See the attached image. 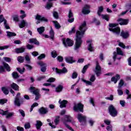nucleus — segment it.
<instances>
[{"mask_svg":"<svg viewBox=\"0 0 131 131\" xmlns=\"http://www.w3.org/2000/svg\"><path fill=\"white\" fill-rule=\"evenodd\" d=\"M4 26L6 29H10V27L9 26V25L7 24V20L5 19L4 18Z\"/></svg>","mask_w":131,"mask_h":131,"instance_id":"obj_51","label":"nucleus"},{"mask_svg":"<svg viewBox=\"0 0 131 131\" xmlns=\"http://www.w3.org/2000/svg\"><path fill=\"white\" fill-rule=\"evenodd\" d=\"M118 22L120 25H127L128 24V19H124L120 18L118 19Z\"/></svg>","mask_w":131,"mask_h":131,"instance_id":"obj_18","label":"nucleus"},{"mask_svg":"<svg viewBox=\"0 0 131 131\" xmlns=\"http://www.w3.org/2000/svg\"><path fill=\"white\" fill-rule=\"evenodd\" d=\"M46 58V55L45 54H42L38 57V60H41V59H45Z\"/></svg>","mask_w":131,"mask_h":131,"instance_id":"obj_57","label":"nucleus"},{"mask_svg":"<svg viewBox=\"0 0 131 131\" xmlns=\"http://www.w3.org/2000/svg\"><path fill=\"white\" fill-rule=\"evenodd\" d=\"M49 2H48L46 6V8L47 10H50L52 7H53V3L50 2H52V1H56V0H48Z\"/></svg>","mask_w":131,"mask_h":131,"instance_id":"obj_31","label":"nucleus"},{"mask_svg":"<svg viewBox=\"0 0 131 131\" xmlns=\"http://www.w3.org/2000/svg\"><path fill=\"white\" fill-rule=\"evenodd\" d=\"M2 91L5 95H8L9 94V90H8V88L6 87H2Z\"/></svg>","mask_w":131,"mask_h":131,"instance_id":"obj_41","label":"nucleus"},{"mask_svg":"<svg viewBox=\"0 0 131 131\" xmlns=\"http://www.w3.org/2000/svg\"><path fill=\"white\" fill-rule=\"evenodd\" d=\"M81 80L83 82H84V83L86 84V85H93V82L96 80V77L95 75H92L90 77V81L84 80L83 79H81Z\"/></svg>","mask_w":131,"mask_h":131,"instance_id":"obj_8","label":"nucleus"},{"mask_svg":"<svg viewBox=\"0 0 131 131\" xmlns=\"http://www.w3.org/2000/svg\"><path fill=\"white\" fill-rule=\"evenodd\" d=\"M25 26H27V22L24 19H23L20 21V23L19 24V28H24Z\"/></svg>","mask_w":131,"mask_h":131,"instance_id":"obj_27","label":"nucleus"},{"mask_svg":"<svg viewBox=\"0 0 131 131\" xmlns=\"http://www.w3.org/2000/svg\"><path fill=\"white\" fill-rule=\"evenodd\" d=\"M106 129L108 131H112V125H110L106 127Z\"/></svg>","mask_w":131,"mask_h":131,"instance_id":"obj_64","label":"nucleus"},{"mask_svg":"<svg viewBox=\"0 0 131 131\" xmlns=\"http://www.w3.org/2000/svg\"><path fill=\"white\" fill-rule=\"evenodd\" d=\"M38 65H39L41 67H42L41 68V71L42 72H46V70H47V68L46 67H47V64L45 63H43V62L42 61H40L38 63Z\"/></svg>","mask_w":131,"mask_h":131,"instance_id":"obj_20","label":"nucleus"},{"mask_svg":"<svg viewBox=\"0 0 131 131\" xmlns=\"http://www.w3.org/2000/svg\"><path fill=\"white\" fill-rule=\"evenodd\" d=\"M87 43H88L89 46H88V50L90 51V52H93L94 51V47L92 46V43L93 42V40L89 39L86 41Z\"/></svg>","mask_w":131,"mask_h":131,"instance_id":"obj_21","label":"nucleus"},{"mask_svg":"<svg viewBox=\"0 0 131 131\" xmlns=\"http://www.w3.org/2000/svg\"><path fill=\"white\" fill-rule=\"evenodd\" d=\"M20 93H18L17 94L16 97L15 98V101H14V103L15 105H16V106H20V101H19V98L20 97Z\"/></svg>","mask_w":131,"mask_h":131,"instance_id":"obj_23","label":"nucleus"},{"mask_svg":"<svg viewBox=\"0 0 131 131\" xmlns=\"http://www.w3.org/2000/svg\"><path fill=\"white\" fill-rule=\"evenodd\" d=\"M25 51V48L21 47L20 48H17L15 49V52L17 54H19L20 53H23Z\"/></svg>","mask_w":131,"mask_h":131,"instance_id":"obj_33","label":"nucleus"},{"mask_svg":"<svg viewBox=\"0 0 131 131\" xmlns=\"http://www.w3.org/2000/svg\"><path fill=\"white\" fill-rule=\"evenodd\" d=\"M7 101L8 100L5 99H0V104H1V105H3L5 103H7Z\"/></svg>","mask_w":131,"mask_h":131,"instance_id":"obj_55","label":"nucleus"},{"mask_svg":"<svg viewBox=\"0 0 131 131\" xmlns=\"http://www.w3.org/2000/svg\"><path fill=\"white\" fill-rule=\"evenodd\" d=\"M11 87L12 88V89H13L15 91L19 90V86H18V85H17V84L15 83H13L12 84H11Z\"/></svg>","mask_w":131,"mask_h":131,"instance_id":"obj_34","label":"nucleus"},{"mask_svg":"<svg viewBox=\"0 0 131 131\" xmlns=\"http://www.w3.org/2000/svg\"><path fill=\"white\" fill-rule=\"evenodd\" d=\"M37 30L39 34H41L45 31V27H41L40 28H37Z\"/></svg>","mask_w":131,"mask_h":131,"instance_id":"obj_38","label":"nucleus"},{"mask_svg":"<svg viewBox=\"0 0 131 131\" xmlns=\"http://www.w3.org/2000/svg\"><path fill=\"white\" fill-rule=\"evenodd\" d=\"M119 79H120V76L118 74H117L115 77H113L111 78V81L114 82V83H117Z\"/></svg>","mask_w":131,"mask_h":131,"instance_id":"obj_25","label":"nucleus"},{"mask_svg":"<svg viewBox=\"0 0 131 131\" xmlns=\"http://www.w3.org/2000/svg\"><path fill=\"white\" fill-rule=\"evenodd\" d=\"M108 111L111 116L113 117H115V116H117V111L114 107V106L111 105L108 107Z\"/></svg>","mask_w":131,"mask_h":131,"instance_id":"obj_9","label":"nucleus"},{"mask_svg":"<svg viewBox=\"0 0 131 131\" xmlns=\"http://www.w3.org/2000/svg\"><path fill=\"white\" fill-rule=\"evenodd\" d=\"M25 128L27 129V128H30V123H27L25 124Z\"/></svg>","mask_w":131,"mask_h":131,"instance_id":"obj_63","label":"nucleus"},{"mask_svg":"<svg viewBox=\"0 0 131 131\" xmlns=\"http://www.w3.org/2000/svg\"><path fill=\"white\" fill-rule=\"evenodd\" d=\"M114 99V97L113 96V95H111L110 97H105V100H109L110 101H113Z\"/></svg>","mask_w":131,"mask_h":131,"instance_id":"obj_53","label":"nucleus"},{"mask_svg":"<svg viewBox=\"0 0 131 131\" xmlns=\"http://www.w3.org/2000/svg\"><path fill=\"white\" fill-rule=\"evenodd\" d=\"M66 61L67 63H70V64H72V63H75V60L73 59V57L71 56L66 57Z\"/></svg>","mask_w":131,"mask_h":131,"instance_id":"obj_22","label":"nucleus"},{"mask_svg":"<svg viewBox=\"0 0 131 131\" xmlns=\"http://www.w3.org/2000/svg\"><path fill=\"white\" fill-rule=\"evenodd\" d=\"M20 18H21V19H24V18L26 17V14H25V11L23 10H20Z\"/></svg>","mask_w":131,"mask_h":131,"instance_id":"obj_37","label":"nucleus"},{"mask_svg":"<svg viewBox=\"0 0 131 131\" xmlns=\"http://www.w3.org/2000/svg\"><path fill=\"white\" fill-rule=\"evenodd\" d=\"M53 22L55 27V28H56V29H59V28H61V26L60 25V24H59L58 23V22H57L56 21H53Z\"/></svg>","mask_w":131,"mask_h":131,"instance_id":"obj_44","label":"nucleus"},{"mask_svg":"<svg viewBox=\"0 0 131 131\" xmlns=\"http://www.w3.org/2000/svg\"><path fill=\"white\" fill-rule=\"evenodd\" d=\"M74 21V18H73V14L71 12V11H69V19L68 22L72 23Z\"/></svg>","mask_w":131,"mask_h":131,"instance_id":"obj_26","label":"nucleus"},{"mask_svg":"<svg viewBox=\"0 0 131 131\" xmlns=\"http://www.w3.org/2000/svg\"><path fill=\"white\" fill-rule=\"evenodd\" d=\"M117 55H120L121 56H123V52H122L121 49L119 48H117V53L115 52H114L113 59L114 61H115V59H116V57Z\"/></svg>","mask_w":131,"mask_h":131,"instance_id":"obj_17","label":"nucleus"},{"mask_svg":"<svg viewBox=\"0 0 131 131\" xmlns=\"http://www.w3.org/2000/svg\"><path fill=\"white\" fill-rule=\"evenodd\" d=\"M90 66H91V64H90V63L84 66V67L82 70V73H83V74L85 73V72L86 71V69H88V68H89V67Z\"/></svg>","mask_w":131,"mask_h":131,"instance_id":"obj_40","label":"nucleus"},{"mask_svg":"<svg viewBox=\"0 0 131 131\" xmlns=\"http://www.w3.org/2000/svg\"><path fill=\"white\" fill-rule=\"evenodd\" d=\"M118 46L119 47H120L121 48H122L123 49H130L131 46H127L125 47V45L123 42H120V41H118Z\"/></svg>","mask_w":131,"mask_h":131,"instance_id":"obj_28","label":"nucleus"},{"mask_svg":"<svg viewBox=\"0 0 131 131\" xmlns=\"http://www.w3.org/2000/svg\"><path fill=\"white\" fill-rule=\"evenodd\" d=\"M103 10H104V9L103 8V7L100 6V7H98V10L97 12V14H98V16H101V18H102V19H104V20H106V21H109V15H108L107 14L101 15V13H102V12H103Z\"/></svg>","mask_w":131,"mask_h":131,"instance_id":"obj_6","label":"nucleus"},{"mask_svg":"<svg viewBox=\"0 0 131 131\" xmlns=\"http://www.w3.org/2000/svg\"><path fill=\"white\" fill-rule=\"evenodd\" d=\"M130 8H131V4L130 3L126 5L125 9L126 10L128 11V10H130Z\"/></svg>","mask_w":131,"mask_h":131,"instance_id":"obj_62","label":"nucleus"},{"mask_svg":"<svg viewBox=\"0 0 131 131\" xmlns=\"http://www.w3.org/2000/svg\"><path fill=\"white\" fill-rule=\"evenodd\" d=\"M17 60L19 63H23V62H24V57L22 56H18L17 57Z\"/></svg>","mask_w":131,"mask_h":131,"instance_id":"obj_46","label":"nucleus"},{"mask_svg":"<svg viewBox=\"0 0 131 131\" xmlns=\"http://www.w3.org/2000/svg\"><path fill=\"white\" fill-rule=\"evenodd\" d=\"M17 70L20 74H22L25 71V68H24L23 69H21L20 68H17Z\"/></svg>","mask_w":131,"mask_h":131,"instance_id":"obj_50","label":"nucleus"},{"mask_svg":"<svg viewBox=\"0 0 131 131\" xmlns=\"http://www.w3.org/2000/svg\"><path fill=\"white\" fill-rule=\"evenodd\" d=\"M12 17L14 21H15V22H18L19 21V18L18 17V15H13Z\"/></svg>","mask_w":131,"mask_h":131,"instance_id":"obj_52","label":"nucleus"},{"mask_svg":"<svg viewBox=\"0 0 131 131\" xmlns=\"http://www.w3.org/2000/svg\"><path fill=\"white\" fill-rule=\"evenodd\" d=\"M74 110L75 111H80V112H83V105L81 103L75 104L74 106Z\"/></svg>","mask_w":131,"mask_h":131,"instance_id":"obj_12","label":"nucleus"},{"mask_svg":"<svg viewBox=\"0 0 131 131\" xmlns=\"http://www.w3.org/2000/svg\"><path fill=\"white\" fill-rule=\"evenodd\" d=\"M53 70L55 71V72L58 73V74H62V73H67L68 71L66 68H63L62 70H59L58 68H53Z\"/></svg>","mask_w":131,"mask_h":131,"instance_id":"obj_16","label":"nucleus"},{"mask_svg":"<svg viewBox=\"0 0 131 131\" xmlns=\"http://www.w3.org/2000/svg\"><path fill=\"white\" fill-rule=\"evenodd\" d=\"M15 114L13 112H10L9 111H4L3 110H0V115L3 116H6V118H10V117H12V116H14Z\"/></svg>","mask_w":131,"mask_h":131,"instance_id":"obj_7","label":"nucleus"},{"mask_svg":"<svg viewBox=\"0 0 131 131\" xmlns=\"http://www.w3.org/2000/svg\"><path fill=\"white\" fill-rule=\"evenodd\" d=\"M12 76L13 78H18L19 77V75H18L17 73L13 72L12 73Z\"/></svg>","mask_w":131,"mask_h":131,"instance_id":"obj_54","label":"nucleus"},{"mask_svg":"<svg viewBox=\"0 0 131 131\" xmlns=\"http://www.w3.org/2000/svg\"><path fill=\"white\" fill-rule=\"evenodd\" d=\"M37 106H38V103L35 102L33 104V105L31 106L30 112H32V110H33V108L34 107H37Z\"/></svg>","mask_w":131,"mask_h":131,"instance_id":"obj_47","label":"nucleus"},{"mask_svg":"<svg viewBox=\"0 0 131 131\" xmlns=\"http://www.w3.org/2000/svg\"><path fill=\"white\" fill-rule=\"evenodd\" d=\"M109 30L112 31L115 34L118 35L120 33V28L117 26L116 24H110L109 25Z\"/></svg>","mask_w":131,"mask_h":131,"instance_id":"obj_2","label":"nucleus"},{"mask_svg":"<svg viewBox=\"0 0 131 131\" xmlns=\"http://www.w3.org/2000/svg\"><path fill=\"white\" fill-rule=\"evenodd\" d=\"M64 2H61V5H71V2H69V0H64Z\"/></svg>","mask_w":131,"mask_h":131,"instance_id":"obj_49","label":"nucleus"},{"mask_svg":"<svg viewBox=\"0 0 131 131\" xmlns=\"http://www.w3.org/2000/svg\"><path fill=\"white\" fill-rule=\"evenodd\" d=\"M59 122H60V116H57L55 117L54 120V124L55 125H57L58 124H59Z\"/></svg>","mask_w":131,"mask_h":131,"instance_id":"obj_36","label":"nucleus"},{"mask_svg":"<svg viewBox=\"0 0 131 131\" xmlns=\"http://www.w3.org/2000/svg\"><path fill=\"white\" fill-rule=\"evenodd\" d=\"M56 80V79H55V78H50L48 80L47 82H54V81H55Z\"/></svg>","mask_w":131,"mask_h":131,"instance_id":"obj_58","label":"nucleus"},{"mask_svg":"<svg viewBox=\"0 0 131 131\" xmlns=\"http://www.w3.org/2000/svg\"><path fill=\"white\" fill-rule=\"evenodd\" d=\"M79 31L76 32V41L75 43L74 50L78 51L82 45V37L84 35V32L86 31L88 27H86V22L83 21L79 26Z\"/></svg>","mask_w":131,"mask_h":131,"instance_id":"obj_1","label":"nucleus"},{"mask_svg":"<svg viewBox=\"0 0 131 131\" xmlns=\"http://www.w3.org/2000/svg\"><path fill=\"white\" fill-rule=\"evenodd\" d=\"M94 122H95V121H94V120L92 119H90L89 120V123L91 126H93V124H94Z\"/></svg>","mask_w":131,"mask_h":131,"instance_id":"obj_61","label":"nucleus"},{"mask_svg":"<svg viewBox=\"0 0 131 131\" xmlns=\"http://www.w3.org/2000/svg\"><path fill=\"white\" fill-rule=\"evenodd\" d=\"M53 16L54 17V18H55V19H58V18H59V15H58V13L56 11H54L53 12Z\"/></svg>","mask_w":131,"mask_h":131,"instance_id":"obj_60","label":"nucleus"},{"mask_svg":"<svg viewBox=\"0 0 131 131\" xmlns=\"http://www.w3.org/2000/svg\"><path fill=\"white\" fill-rule=\"evenodd\" d=\"M78 75V74L76 72H74L72 74V78H73V79H75V78H77Z\"/></svg>","mask_w":131,"mask_h":131,"instance_id":"obj_45","label":"nucleus"},{"mask_svg":"<svg viewBox=\"0 0 131 131\" xmlns=\"http://www.w3.org/2000/svg\"><path fill=\"white\" fill-rule=\"evenodd\" d=\"M123 84H124V81H123V80H120L118 86V89L117 90L119 96H122V95H123V91L121 89Z\"/></svg>","mask_w":131,"mask_h":131,"instance_id":"obj_11","label":"nucleus"},{"mask_svg":"<svg viewBox=\"0 0 131 131\" xmlns=\"http://www.w3.org/2000/svg\"><path fill=\"white\" fill-rule=\"evenodd\" d=\"M39 111L41 114H46V113H48V108L41 107L39 110Z\"/></svg>","mask_w":131,"mask_h":131,"instance_id":"obj_32","label":"nucleus"},{"mask_svg":"<svg viewBox=\"0 0 131 131\" xmlns=\"http://www.w3.org/2000/svg\"><path fill=\"white\" fill-rule=\"evenodd\" d=\"M51 55L52 58H56L58 56V54H57V52L54 50L51 52Z\"/></svg>","mask_w":131,"mask_h":131,"instance_id":"obj_48","label":"nucleus"},{"mask_svg":"<svg viewBox=\"0 0 131 131\" xmlns=\"http://www.w3.org/2000/svg\"><path fill=\"white\" fill-rule=\"evenodd\" d=\"M37 123L36 124V126L37 128V129H39L40 127H41V125H42V123L40 121H37Z\"/></svg>","mask_w":131,"mask_h":131,"instance_id":"obj_39","label":"nucleus"},{"mask_svg":"<svg viewBox=\"0 0 131 131\" xmlns=\"http://www.w3.org/2000/svg\"><path fill=\"white\" fill-rule=\"evenodd\" d=\"M7 36H8V37H12V36H16V33L14 32L7 31Z\"/></svg>","mask_w":131,"mask_h":131,"instance_id":"obj_43","label":"nucleus"},{"mask_svg":"<svg viewBox=\"0 0 131 131\" xmlns=\"http://www.w3.org/2000/svg\"><path fill=\"white\" fill-rule=\"evenodd\" d=\"M35 19L37 20L36 21V24H39L40 22H48V19L39 14H37L36 16Z\"/></svg>","mask_w":131,"mask_h":131,"instance_id":"obj_10","label":"nucleus"},{"mask_svg":"<svg viewBox=\"0 0 131 131\" xmlns=\"http://www.w3.org/2000/svg\"><path fill=\"white\" fill-rule=\"evenodd\" d=\"M30 43H34L35 45H39V42H38V41L35 38L30 39Z\"/></svg>","mask_w":131,"mask_h":131,"instance_id":"obj_35","label":"nucleus"},{"mask_svg":"<svg viewBox=\"0 0 131 131\" xmlns=\"http://www.w3.org/2000/svg\"><path fill=\"white\" fill-rule=\"evenodd\" d=\"M62 42L66 48H67L68 47H72L74 43L73 40L69 38L66 39L65 38H62Z\"/></svg>","mask_w":131,"mask_h":131,"instance_id":"obj_4","label":"nucleus"},{"mask_svg":"<svg viewBox=\"0 0 131 131\" xmlns=\"http://www.w3.org/2000/svg\"><path fill=\"white\" fill-rule=\"evenodd\" d=\"M58 103L60 104V108H64L66 107V104H67L68 102L67 100H63L62 101H61V99H59Z\"/></svg>","mask_w":131,"mask_h":131,"instance_id":"obj_24","label":"nucleus"},{"mask_svg":"<svg viewBox=\"0 0 131 131\" xmlns=\"http://www.w3.org/2000/svg\"><path fill=\"white\" fill-rule=\"evenodd\" d=\"M72 121V118L69 115H66L64 117V120H63V123L65 124L66 127L70 129V130L73 131V128L67 124V122H71Z\"/></svg>","mask_w":131,"mask_h":131,"instance_id":"obj_3","label":"nucleus"},{"mask_svg":"<svg viewBox=\"0 0 131 131\" xmlns=\"http://www.w3.org/2000/svg\"><path fill=\"white\" fill-rule=\"evenodd\" d=\"M77 118L79 122L85 123L86 121V117L85 116L82 115L81 114H78Z\"/></svg>","mask_w":131,"mask_h":131,"instance_id":"obj_14","label":"nucleus"},{"mask_svg":"<svg viewBox=\"0 0 131 131\" xmlns=\"http://www.w3.org/2000/svg\"><path fill=\"white\" fill-rule=\"evenodd\" d=\"M94 71L97 77L100 76V75L101 74V67L99 64L98 61L96 62V68L94 70Z\"/></svg>","mask_w":131,"mask_h":131,"instance_id":"obj_13","label":"nucleus"},{"mask_svg":"<svg viewBox=\"0 0 131 131\" xmlns=\"http://www.w3.org/2000/svg\"><path fill=\"white\" fill-rule=\"evenodd\" d=\"M90 5H86L84 6L83 7V9L82 10V12L84 14V15H87L88 14H90L91 13V11L90 10Z\"/></svg>","mask_w":131,"mask_h":131,"instance_id":"obj_15","label":"nucleus"},{"mask_svg":"<svg viewBox=\"0 0 131 131\" xmlns=\"http://www.w3.org/2000/svg\"><path fill=\"white\" fill-rule=\"evenodd\" d=\"M3 66L4 67V68L6 69L7 71H11L10 66H9V64H8V63H6V62H3Z\"/></svg>","mask_w":131,"mask_h":131,"instance_id":"obj_42","label":"nucleus"},{"mask_svg":"<svg viewBox=\"0 0 131 131\" xmlns=\"http://www.w3.org/2000/svg\"><path fill=\"white\" fill-rule=\"evenodd\" d=\"M50 31L49 32L50 37H51V39H53L54 38V36H55V32H54V30H53V28L52 27H50Z\"/></svg>","mask_w":131,"mask_h":131,"instance_id":"obj_30","label":"nucleus"},{"mask_svg":"<svg viewBox=\"0 0 131 131\" xmlns=\"http://www.w3.org/2000/svg\"><path fill=\"white\" fill-rule=\"evenodd\" d=\"M63 90V85H58L56 88H55V91L56 93H61L62 91Z\"/></svg>","mask_w":131,"mask_h":131,"instance_id":"obj_29","label":"nucleus"},{"mask_svg":"<svg viewBox=\"0 0 131 131\" xmlns=\"http://www.w3.org/2000/svg\"><path fill=\"white\" fill-rule=\"evenodd\" d=\"M125 93L127 95V99H130L131 95L129 94V91L128 90H126Z\"/></svg>","mask_w":131,"mask_h":131,"instance_id":"obj_56","label":"nucleus"},{"mask_svg":"<svg viewBox=\"0 0 131 131\" xmlns=\"http://www.w3.org/2000/svg\"><path fill=\"white\" fill-rule=\"evenodd\" d=\"M120 35L123 38L126 39L129 37V33L127 31H122Z\"/></svg>","mask_w":131,"mask_h":131,"instance_id":"obj_19","label":"nucleus"},{"mask_svg":"<svg viewBox=\"0 0 131 131\" xmlns=\"http://www.w3.org/2000/svg\"><path fill=\"white\" fill-rule=\"evenodd\" d=\"M31 93H33L34 95L36 96L35 100H37L40 98V94H39V90L36 89L34 87L31 86L30 88Z\"/></svg>","mask_w":131,"mask_h":131,"instance_id":"obj_5","label":"nucleus"},{"mask_svg":"<svg viewBox=\"0 0 131 131\" xmlns=\"http://www.w3.org/2000/svg\"><path fill=\"white\" fill-rule=\"evenodd\" d=\"M9 46H0V50L3 51V50H6L8 49Z\"/></svg>","mask_w":131,"mask_h":131,"instance_id":"obj_59","label":"nucleus"}]
</instances>
